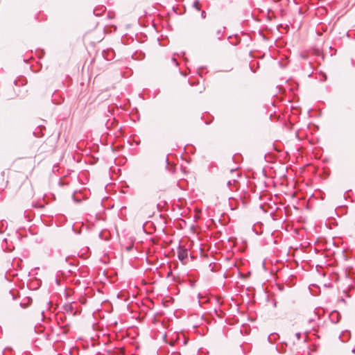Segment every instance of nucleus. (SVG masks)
<instances>
[{
	"mask_svg": "<svg viewBox=\"0 0 355 355\" xmlns=\"http://www.w3.org/2000/svg\"><path fill=\"white\" fill-rule=\"evenodd\" d=\"M188 257V250L186 248L182 245H179L178 249V259L184 263V260Z\"/></svg>",
	"mask_w": 355,
	"mask_h": 355,
	"instance_id": "nucleus-1",
	"label": "nucleus"
},
{
	"mask_svg": "<svg viewBox=\"0 0 355 355\" xmlns=\"http://www.w3.org/2000/svg\"><path fill=\"white\" fill-rule=\"evenodd\" d=\"M225 27H222L217 30L216 31V37L218 40H221L223 36V33L225 31Z\"/></svg>",
	"mask_w": 355,
	"mask_h": 355,
	"instance_id": "nucleus-2",
	"label": "nucleus"
},
{
	"mask_svg": "<svg viewBox=\"0 0 355 355\" xmlns=\"http://www.w3.org/2000/svg\"><path fill=\"white\" fill-rule=\"evenodd\" d=\"M193 7L195 8L196 10H200V1L199 0H195L193 4Z\"/></svg>",
	"mask_w": 355,
	"mask_h": 355,
	"instance_id": "nucleus-3",
	"label": "nucleus"
},
{
	"mask_svg": "<svg viewBox=\"0 0 355 355\" xmlns=\"http://www.w3.org/2000/svg\"><path fill=\"white\" fill-rule=\"evenodd\" d=\"M235 182H236V180H229V181L227 182V185H228V187H230L232 184H234V183H235Z\"/></svg>",
	"mask_w": 355,
	"mask_h": 355,
	"instance_id": "nucleus-4",
	"label": "nucleus"
},
{
	"mask_svg": "<svg viewBox=\"0 0 355 355\" xmlns=\"http://www.w3.org/2000/svg\"><path fill=\"white\" fill-rule=\"evenodd\" d=\"M201 17H202V18H203V19H205V18L206 17V12H205V11H204V10H203V11H202V12H201Z\"/></svg>",
	"mask_w": 355,
	"mask_h": 355,
	"instance_id": "nucleus-5",
	"label": "nucleus"
},
{
	"mask_svg": "<svg viewBox=\"0 0 355 355\" xmlns=\"http://www.w3.org/2000/svg\"><path fill=\"white\" fill-rule=\"evenodd\" d=\"M295 336H296V337H297V338L298 340L300 339V336H301V334L300 333H296Z\"/></svg>",
	"mask_w": 355,
	"mask_h": 355,
	"instance_id": "nucleus-6",
	"label": "nucleus"
},
{
	"mask_svg": "<svg viewBox=\"0 0 355 355\" xmlns=\"http://www.w3.org/2000/svg\"><path fill=\"white\" fill-rule=\"evenodd\" d=\"M172 62L175 64V65H178V62L175 58H172Z\"/></svg>",
	"mask_w": 355,
	"mask_h": 355,
	"instance_id": "nucleus-7",
	"label": "nucleus"
},
{
	"mask_svg": "<svg viewBox=\"0 0 355 355\" xmlns=\"http://www.w3.org/2000/svg\"><path fill=\"white\" fill-rule=\"evenodd\" d=\"M313 321H314V319H309V322H313Z\"/></svg>",
	"mask_w": 355,
	"mask_h": 355,
	"instance_id": "nucleus-8",
	"label": "nucleus"
}]
</instances>
